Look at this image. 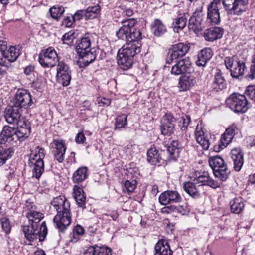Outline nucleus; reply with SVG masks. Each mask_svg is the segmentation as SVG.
Here are the masks:
<instances>
[{"label": "nucleus", "mask_w": 255, "mask_h": 255, "mask_svg": "<svg viewBox=\"0 0 255 255\" xmlns=\"http://www.w3.org/2000/svg\"><path fill=\"white\" fill-rule=\"evenodd\" d=\"M79 255H95V245L85 247Z\"/></svg>", "instance_id": "obj_63"}, {"label": "nucleus", "mask_w": 255, "mask_h": 255, "mask_svg": "<svg viewBox=\"0 0 255 255\" xmlns=\"http://www.w3.org/2000/svg\"><path fill=\"white\" fill-rule=\"evenodd\" d=\"M196 183L193 182H185L183 184V189L184 191L189 194L191 197L196 198H198L200 196L199 192H198L195 185Z\"/></svg>", "instance_id": "obj_36"}, {"label": "nucleus", "mask_w": 255, "mask_h": 255, "mask_svg": "<svg viewBox=\"0 0 255 255\" xmlns=\"http://www.w3.org/2000/svg\"><path fill=\"white\" fill-rule=\"evenodd\" d=\"M226 102L228 106L235 113H243L249 108V103L244 95L233 93L227 99Z\"/></svg>", "instance_id": "obj_5"}, {"label": "nucleus", "mask_w": 255, "mask_h": 255, "mask_svg": "<svg viewBox=\"0 0 255 255\" xmlns=\"http://www.w3.org/2000/svg\"><path fill=\"white\" fill-rule=\"evenodd\" d=\"M130 45H124L120 49L117 55V62L122 69L128 70L131 67L133 58L135 54L140 52L138 47Z\"/></svg>", "instance_id": "obj_1"}, {"label": "nucleus", "mask_w": 255, "mask_h": 255, "mask_svg": "<svg viewBox=\"0 0 255 255\" xmlns=\"http://www.w3.org/2000/svg\"><path fill=\"white\" fill-rule=\"evenodd\" d=\"M120 22L122 26L117 31L116 35L119 38L124 39V37L134 28L137 21L134 18H129L122 19Z\"/></svg>", "instance_id": "obj_17"}, {"label": "nucleus", "mask_w": 255, "mask_h": 255, "mask_svg": "<svg viewBox=\"0 0 255 255\" xmlns=\"http://www.w3.org/2000/svg\"><path fill=\"white\" fill-rule=\"evenodd\" d=\"M245 94L250 99L255 101V85H250L245 90Z\"/></svg>", "instance_id": "obj_62"}, {"label": "nucleus", "mask_w": 255, "mask_h": 255, "mask_svg": "<svg viewBox=\"0 0 255 255\" xmlns=\"http://www.w3.org/2000/svg\"><path fill=\"white\" fill-rule=\"evenodd\" d=\"M38 151L32 152L30 156L29 159V164L33 163V162L36 160H43L45 157L44 150L42 148H40L39 146L37 147Z\"/></svg>", "instance_id": "obj_45"}, {"label": "nucleus", "mask_w": 255, "mask_h": 255, "mask_svg": "<svg viewBox=\"0 0 255 255\" xmlns=\"http://www.w3.org/2000/svg\"><path fill=\"white\" fill-rule=\"evenodd\" d=\"M22 230L25 237L29 241L39 240V242L43 241L47 234V228L45 221L40 225L30 223L24 225Z\"/></svg>", "instance_id": "obj_2"}, {"label": "nucleus", "mask_w": 255, "mask_h": 255, "mask_svg": "<svg viewBox=\"0 0 255 255\" xmlns=\"http://www.w3.org/2000/svg\"><path fill=\"white\" fill-rule=\"evenodd\" d=\"M20 55L19 50L14 46H11L8 50H5L4 54L1 55V60L3 58L9 62L15 61Z\"/></svg>", "instance_id": "obj_35"}, {"label": "nucleus", "mask_w": 255, "mask_h": 255, "mask_svg": "<svg viewBox=\"0 0 255 255\" xmlns=\"http://www.w3.org/2000/svg\"><path fill=\"white\" fill-rule=\"evenodd\" d=\"M189 46L187 44L179 43L172 45L166 58V63L171 64L173 61L181 58L188 52Z\"/></svg>", "instance_id": "obj_10"}, {"label": "nucleus", "mask_w": 255, "mask_h": 255, "mask_svg": "<svg viewBox=\"0 0 255 255\" xmlns=\"http://www.w3.org/2000/svg\"><path fill=\"white\" fill-rule=\"evenodd\" d=\"M79 56L83 59V62L86 65L93 62L96 58V50L94 48L86 51L85 53L79 54Z\"/></svg>", "instance_id": "obj_42"}, {"label": "nucleus", "mask_w": 255, "mask_h": 255, "mask_svg": "<svg viewBox=\"0 0 255 255\" xmlns=\"http://www.w3.org/2000/svg\"><path fill=\"white\" fill-rule=\"evenodd\" d=\"M65 11L63 6H54L49 9V13L51 16L58 20Z\"/></svg>", "instance_id": "obj_46"}, {"label": "nucleus", "mask_w": 255, "mask_h": 255, "mask_svg": "<svg viewBox=\"0 0 255 255\" xmlns=\"http://www.w3.org/2000/svg\"><path fill=\"white\" fill-rule=\"evenodd\" d=\"M124 39L126 40V43L125 45H130L134 47L135 46L141 50V44L140 41L142 39V36L139 29L134 28L124 37Z\"/></svg>", "instance_id": "obj_20"}, {"label": "nucleus", "mask_w": 255, "mask_h": 255, "mask_svg": "<svg viewBox=\"0 0 255 255\" xmlns=\"http://www.w3.org/2000/svg\"><path fill=\"white\" fill-rule=\"evenodd\" d=\"M195 136L197 142L202 147L204 150H207L210 145L209 140L203 131V128L201 125H198Z\"/></svg>", "instance_id": "obj_25"}, {"label": "nucleus", "mask_w": 255, "mask_h": 255, "mask_svg": "<svg viewBox=\"0 0 255 255\" xmlns=\"http://www.w3.org/2000/svg\"><path fill=\"white\" fill-rule=\"evenodd\" d=\"M95 255H112V249L106 246L95 245Z\"/></svg>", "instance_id": "obj_48"}, {"label": "nucleus", "mask_w": 255, "mask_h": 255, "mask_svg": "<svg viewBox=\"0 0 255 255\" xmlns=\"http://www.w3.org/2000/svg\"><path fill=\"white\" fill-rule=\"evenodd\" d=\"M169 194L170 203H179L182 201V197L177 191L169 190Z\"/></svg>", "instance_id": "obj_57"}, {"label": "nucleus", "mask_w": 255, "mask_h": 255, "mask_svg": "<svg viewBox=\"0 0 255 255\" xmlns=\"http://www.w3.org/2000/svg\"><path fill=\"white\" fill-rule=\"evenodd\" d=\"M224 29L219 27H214L206 29L204 32V37L206 41L213 42L222 38Z\"/></svg>", "instance_id": "obj_23"}, {"label": "nucleus", "mask_w": 255, "mask_h": 255, "mask_svg": "<svg viewBox=\"0 0 255 255\" xmlns=\"http://www.w3.org/2000/svg\"><path fill=\"white\" fill-rule=\"evenodd\" d=\"M230 208L232 212L235 214H240L244 209L245 205L242 199L240 198H235L230 203Z\"/></svg>", "instance_id": "obj_38"}, {"label": "nucleus", "mask_w": 255, "mask_h": 255, "mask_svg": "<svg viewBox=\"0 0 255 255\" xmlns=\"http://www.w3.org/2000/svg\"><path fill=\"white\" fill-rule=\"evenodd\" d=\"M187 22V19L184 16L178 17L174 20L172 27L175 32L179 33L185 27Z\"/></svg>", "instance_id": "obj_39"}, {"label": "nucleus", "mask_w": 255, "mask_h": 255, "mask_svg": "<svg viewBox=\"0 0 255 255\" xmlns=\"http://www.w3.org/2000/svg\"><path fill=\"white\" fill-rule=\"evenodd\" d=\"M127 117L126 115H122L117 117L115 124L116 128H121L127 124Z\"/></svg>", "instance_id": "obj_56"}, {"label": "nucleus", "mask_w": 255, "mask_h": 255, "mask_svg": "<svg viewBox=\"0 0 255 255\" xmlns=\"http://www.w3.org/2000/svg\"><path fill=\"white\" fill-rule=\"evenodd\" d=\"M53 222L55 227L58 229L59 232H63L70 225L71 222V213L69 212L66 215L64 212H61L53 218Z\"/></svg>", "instance_id": "obj_15"}, {"label": "nucleus", "mask_w": 255, "mask_h": 255, "mask_svg": "<svg viewBox=\"0 0 255 255\" xmlns=\"http://www.w3.org/2000/svg\"><path fill=\"white\" fill-rule=\"evenodd\" d=\"M21 110L14 105L7 107L4 111V117L6 121L13 125H17L20 122L26 121L21 119Z\"/></svg>", "instance_id": "obj_13"}, {"label": "nucleus", "mask_w": 255, "mask_h": 255, "mask_svg": "<svg viewBox=\"0 0 255 255\" xmlns=\"http://www.w3.org/2000/svg\"><path fill=\"white\" fill-rule=\"evenodd\" d=\"M193 71L190 62L185 59L177 60L172 66L171 73L174 75H184Z\"/></svg>", "instance_id": "obj_16"}, {"label": "nucleus", "mask_w": 255, "mask_h": 255, "mask_svg": "<svg viewBox=\"0 0 255 255\" xmlns=\"http://www.w3.org/2000/svg\"><path fill=\"white\" fill-rule=\"evenodd\" d=\"M85 10L86 20L93 19L98 17L101 11L99 5L88 7Z\"/></svg>", "instance_id": "obj_41"}, {"label": "nucleus", "mask_w": 255, "mask_h": 255, "mask_svg": "<svg viewBox=\"0 0 255 255\" xmlns=\"http://www.w3.org/2000/svg\"><path fill=\"white\" fill-rule=\"evenodd\" d=\"M14 153V150L11 148H4L0 147V166L4 164L6 160L10 158Z\"/></svg>", "instance_id": "obj_40"}, {"label": "nucleus", "mask_w": 255, "mask_h": 255, "mask_svg": "<svg viewBox=\"0 0 255 255\" xmlns=\"http://www.w3.org/2000/svg\"><path fill=\"white\" fill-rule=\"evenodd\" d=\"M84 233V228L81 226L77 225L74 228L72 234H71L70 235L71 241L74 242L77 241L79 239V235H81Z\"/></svg>", "instance_id": "obj_49"}, {"label": "nucleus", "mask_w": 255, "mask_h": 255, "mask_svg": "<svg viewBox=\"0 0 255 255\" xmlns=\"http://www.w3.org/2000/svg\"><path fill=\"white\" fill-rule=\"evenodd\" d=\"M13 103L14 106L21 110L22 109H28L33 104L30 93L24 89H19L17 91Z\"/></svg>", "instance_id": "obj_8"}, {"label": "nucleus", "mask_w": 255, "mask_h": 255, "mask_svg": "<svg viewBox=\"0 0 255 255\" xmlns=\"http://www.w3.org/2000/svg\"><path fill=\"white\" fill-rule=\"evenodd\" d=\"M209 163L216 177L222 181L227 179L229 172L227 164L222 157L219 156L211 157L209 158Z\"/></svg>", "instance_id": "obj_4"}, {"label": "nucleus", "mask_w": 255, "mask_h": 255, "mask_svg": "<svg viewBox=\"0 0 255 255\" xmlns=\"http://www.w3.org/2000/svg\"><path fill=\"white\" fill-rule=\"evenodd\" d=\"M34 165L32 170V176L38 179L41 177L44 171V164L43 160H36L30 163V165Z\"/></svg>", "instance_id": "obj_37"}, {"label": "nucleus", "mask_w": 255, "mask_h": 255, "mask_svg": "<svg viewBox=\"0 0 255 255\" xmlns=\"http://www.w3.org/2000/svg\"><path fill=\"white\" fill-rule=\"evenodd\" d=\"M88 176V168L87 167L82 166L79 168L73 174L72 176L73 181L74 183H80L85 180Z\"/></svg>", "instance_id": "obj_34"}, {"label": "nucleus", "mask_w": 255, "mask_h": 255, "mask_svg": "<svg viewBox=\"0 0 255 255\" xmlns=\"http://www.w3.org/2000/svg\"><path fill=\"white\" fill-rule=\"evenodd\" d=\"M167 151L169 153V160L176 161L179 157L180 150L167 147Z\"/></svg>", "instance_id": "obj_58"}, {"label": "nucleus", "mask_w": 255, "mask_h": 255, "mask_svg": "<svg viewBox=\"0 0 255 255\" xmlns=\"http://www.w3.org/2000/svg\"><path fill=\"white\" fill-rule=\"evenodd\" d=\"M57 81L63 86H67L70 84L71 80V74L66 73V74H61L57 76Z\"/></svg>", "instance_id": "obj_51"}, {"label": "nucleus", "mask_w": 255, "mask_h": 255, "mask_svg": "<svg viewBox=\"0 0 255 255\" xmlns=\"http://www.w3.org/2000/svg\"><path fill=\"white\" fill-rule=\"evenodd\" d=\"M163 152L157 149L155 147L149 149L147 152V161L151 165H156L162 160Z\"/></svg>", "instance_id": "obj_29"}, {"label": "nucleus", "mask_w": 255, "mask_h": 255, "mask_svg": "<svg viewBox=\"0 0 255 255\" xmlns=\"http://www.w3.org/2000/svg\"><path fill=\"white\" fill-rule=\"evenodd\" d=\"M238 128L236 125L234 124H233L226 129L225 132L223 134L228 135V136L233 139L235 134V131Z\"/></svg>", "instance_id": "obj_60"}, {"label": "nucleus", "mask_w": 255, "mask_h": 255, "mask_svg": "<svg viewBox=\"0 0 255 255\" xmlns=\"http://www.w3.org/2000/svg\"><path fill=\"white\" fill-rule=\"evenodd\" d=\"M196 177L194 178L193 181H194L196 184H199V186H209L214 189H216L220 186L219 183L210 177L208 172H203L199 173V175H196Z\"/></svg>", "instance_id": "obj_18"}, {"label": "nucleus", "mask_w": 255, "mask_h": 255, "mask_svg": "<svg viewBox=\"0 0 255 255\" xmlns=\"http://www.w3.org/2000/svg\"><path fill=\"white\" fill-rule=\"evenodd\" d=\"M151 30L153 34L157 37H160L167 32L165 24L159 19H155L151 25Z\"/></svg>", "instance_id": "obj_30"}, {"label": "nucleus", "mask_w": 255, "mask_h": 255, "mask_svg": "<svg viewBox=\"0 0 255 255\" xmlns=\"http://www.w3.org/2000/svg\"><path fill=\"white\" fill-rule=\"evenodd\" d=\"M38 61L43 67H53L59 62L57 53L52 47L42 50L39 54Z\"/></svg>", "instance_id": "obj_7"}, {"label": "nucleus", "mask_w": 255, "mask_h": 255, "mask_svg": "<svg viewBox=\"0 0 255 255\" xmlns=\"http://www.w3.org/2000/svg\"><path fill=\"white\" fill-rule=\"evenodd\" d=\"M74 198L78 206L82 208H85L86 195L82 188L77 185L73 188Z\"/></svg>", "instance_id": "obj_31"}, {"label": "nucleus", "mask_w": 255, "mask_h": 255, "mask_svg": "<svg viewBox=\"0 0 255 255\" xmlns=\"http://www.w3.org/2000/svg\"><path fill=\"white\" fill-rule=\"evenodd\" d=\"M164 209L168 210H166V211L167 212H169L171 211H176L177 212L180 213L183 215L187 214L189 212V208L188 207L186 204L178 206H168L165 207Z\"/></svg>", "instance_id": "obj_44"}, {"label": "nucleus", "mask_w": 255, "mask_h": 255, "mask_svg": "<svg viewBox=\"0 0 255 255\" xmlns=\"http://www.w3.org/2000/svg\"><path fill=\"white\" fill-rule=\"evenodd\" d=\"M28 222L40 225L39 222L43 218L42 213L37 211V207L30 199L26 201L24 211Z\"/></svg>", "instance_id": "obj_9"}, {"label": "nucleus", "mask_w": 255, "mask_h": 255, "mask_svg": "<svg viewBox=\"0 0 255 255\" xmlns=\"http://www.w3.org/2000/svg\"><path fill=\"white\" fill-rule=\"evenodd\" d=\"M232 138L228 135L223 134L218 145L214 146V150L216 152H219L224 149L231 142Z\"/></svg>", "instance_id": "obj_43"}, {"label": "nucleus", "mask_w": 255, "mask_h": 255, "mask_svg": "<svg viewBox=\"0 0 255 255\" xmlns=\"http://www.w3.org/2000/svg\"><path fill=\"white\" fill-rule=\"evenodd\" d=\"M207 18L211 24L218 25L220 23L219 8L208 6Z\"/></svg>", "instance_id": "obj_33"}, {"label": "nucleus", "mask_w": 255, "mask_h": 255, "mask_svg": "<svg viewBox=\"0 0 255 255\" xmlns=\"http://www.w3.org/2000/svg\"><path fill=\"white\" fill-rule=\"evenodd\" d=\"M231 159L235 171H239L244 163L243 153L239 148H235L230 152Z\"/></svg>", "instance_id": "obj_22"}, {"label": "nucleus", "mask_w": 255, "mask_h": 255, "mask_svg": "<svg viewBox=\"0 0 255 255\" xmlns=\"http://www.w3.org/2000/svg\"><path fill=\"white\" fill-rule=\"evenodd\" d=\"M194 73L189 72L182 75L179 80V87L182 91H187L195 85L196 78Z\"/></svg>", "instance_id": "obj_19"}, {"label": "nucleus", "mask_w": 255, "mask_h": 255, "mask_svg": "<svg viewBox=\"0 0 255 255\" xmlns=\"http://www.w3.org/2000/svg\"><path fill=\"white\" fill-rule=\"evenodd\" d=\"M190 121V117L188 115H183L180 118L178 122V126L182 131H184L187 130Z\"/></svg>", "instance_id": "obj_50"}, {"label": "nucleus", "mask_w": 255, "mask_h": 255, "mask_svg": "<svg viewBox=\"0 0 255 255\" xmlns=\"http://www.w3.org/2000/svg\"><path fill=\"white\" fill-rule=\"evenodd\" d=\"M17 128H14V137L15 142L17 141H22L26 139L30 132L31 127L28 121L20 122L18 125H16Z\"/></svg>", "instance_id": "obj_14"}, {"label": "nucleus", "mask_w": 255, "mask_h": 255, "mask_svg": "<svg viewBox=\"0 0 255 255\" xmlns=\"http://www.w3.org/2000/svg\"><path fill=\"white\" fill-rule=\"evenodd\" d=\"M67 201L64 196H58L54 198L51 201V204L56 210L65 204Z\"/></svg>", "instance_id": "obj_53"}, {"label": "nucleus", "mask_w": 255, "mask_h": 255, "mask_svg": "<svg viewBox=\"0 0 255 255\" xmlns=\"http://www.w3.org/2000/svg\"><path fill=\"white\" fill-rule=\"evenodd\" d=\"M66 73L71 74V70L69 66L63 62H58V67L57 69V76L61 74H66Z\"/></svg>", "instance_id": "obj_54"}, {"label": "nucleus", "mask_w": 255, "mask_h": 255, "mask_svg": "<svg viewBox=\"0 0 255 255\" xmlns=\"http://www.w3.org/2000/svg\"><path fill=\"white\" fill-rule=\"evenodd\" d=\"M53 143L55 146V150L54 151L55 159L59 163L63 162L64 155L66 150V147L64 142L62 140H54Z\"/></svg>", "instance_id": "obj_27"}, {"label": "nucleus", "mask_w": 255, "mask_h": 255, "mask_svg": "<svg viewBox=\"0 0 255 255\" xmlns=\"http://www.w3.org/2000/svg\"><path fill=\"white\" fill-rule=\"evenodd\" d=\"M172 251L168 242L164 240H159L154 247V255H172Z\"/></svg>", "instance_id": "obj_26"}, {"label": "nucleus", "mask_w": 255, "mask_h": 255, "mask_svg": "<svg viewBox=\"0 0 255 255\" xmlns=\"http://www.w3.org/2000/svg\"><path fill=\"white\" fill-rule=\"evenodd\" d=\"M76 33L74 31H70L65 33L62 37V40L63 43L70 45L74 39L76 38Z\"/></svg>", "instance_id": "obj_52"}, {"label": "nucleus", "mask_w": 255, "mask_h": 255, "mask_svg": "<svg viewBox=\"0 0 255 255\" xmlns=\"http://www.w3.org/2000/svg\"><path fill=\"white\" fill-rule=\"evenodd\" d=\"M224 63L226 69L229 70L231 77L234 79H238L242 76L247 69L245 62L238 59L236 56L225 57Z\"/></svg>", "instance_id": "obj_3"}, {"label": "nucleus", "mask_w": 255, "mask_h": 255, "mask_svg": "<svg viewBox=\"0 0 255 255\" xmlns=\"http://www.w3.org/2000/svg\"><path fill=\"white\" fill-rule=\"evenodd\" d=\"M226 87V83L223 73L221 70H218L217 73L214 75V81L212 84V88L213 90L218 92L223 90Z\"/></svg>", "instance_id": "obj_28"}, {"label": "nucleus", "mask_w": 255, "mask_h": 255, "mask_svg": "<svg viewBox=\"0 0 255 255\" xmlns=\"http://www.w3.org/2000/svg\"><path fill=\"white\" fill-rule=\"evenodd\" d=\"M137 185V182L135 179L132 180H127L123 185V190L124 192L130 193H132L135 189Z\"/></svg>", "instance_id": "obj_47"}, {"label": "nucleus", "mask_w": 255, "mask_h": 255, "mask_svg": "<svg viewBox=\"0 0 255 255\" xmlns=\"http://www.w3.org/2000/svg\"><path fill=\"white\" fill-rule=\"evenodd\" d=\"M228 14L241 15L247 9L248 0H222Z\"/></svg>", "instance_id": "obj_6"}, {"label": "nucleus", "mask_w": 255, "mask_h": 255, "mask_svg": "<svg viewBox=\"0 0 255 255\" xmlns=\"http://www.w3.org/2000/svg\"><path fill=\"white\" fill-rule=\"evenodd\" d=\"M14 128L9 126H4L0 134V145L13 144L15 143Z\"/></svg>", "instance_id": "obj_21"}, {"label": "nucleus", "mask_w": 255, "mask_h": 255, "mask_svg": "<svg viewBox=\"0 0 255 255\" xmlns=\"http://www.w3.org/2000/svg\"><path fill=\"white\" fill-rule=\"evenodd\" d=\"M213 52L210 48H206L201 50L198 55L196 64L198 66H204L212 58Z\"/></svg>", "instance_id": "obj_32"}, {"label": "nucleus", "mask_w": 255, "mask_h": 255, "mask_svg": "<svg viewBox=\"0 0 255 255\" xmlns=\"http://www.w3.org/2000/svg\"><path fill=\"white\" fill-rule=\"evenodd\" d=\"M176 119L171 113L166 114L161 120L160 129L162 134L170 135L174 132Z\"/></svg>", "instance_id": "obj_12"}, {"label": "nucleus", "mask_w": 255, "mask_h": 255, "mask_svg": "<svg viewBox=\"0 0 255 255\" xmlns=\"http://www.w3.org/2000/svg\"><path fill=\"white\" fill-rule=\"evenodd\" d=\"M70 207V203L67 201L65 203V204H63V205L56 210L57 211V214H59L60 211L61 213L62 212H64V213H65L67 215L68 213L71 212Z\"/></svg>", "instance_id": "obj_64"}, {"label": "nucleus", "mask_w": 255, "mask_h": 255, "mask_svg": "<svg viewBox=\"0 0 255 255\" xmlns=\"http://www.w3.org/2000/svg\"><path fill=\"white\" fill-rule=\"evenodd\" d=\"M246 78L250 80L255 79V54H254L252 57L250 71Z\"/></svg>", "instance_id": "obj_55"}, {"label": "nucleus", "mask_w": 255, "mask_h": 255, "mask_svg": "<svg viewBox=\"0 0 255 255\" xmlns=\"http://www.w3.org/2000/svg\"><path fill=\"white\" fill-rule=\"evenodd\" d=\"M169 190L162 193L159 197V202L164 205L170 204Z\"/></svg>", "instance_id": "obj_59"}, {"label": "nucleus", "mask_w": 255, "mask_h": 255, "mask_svg": "<svg viewBox=\"0 0 255 255\" xmlns=\"http://www.w3.org/2000/svg\"><path fill=\"white\" fill-rule=\"evenodd\" d=\"M204 15L202 11H195L189 20L188 28L198 34L205 27Z\"/></svg>", "instance_id": "obj_11"}, {"label": "nucleus", "mask_w": 255, "mask_h": 255, "mask_svg": "<svg viewBox=\"0 0 255 255\" xmlns=\"http://www.w3.org/2000/svg\"><path fill=\"white\" fill-rule=\"evenodd\" d=\"M1 227L3 230L8 234L11 231V226L9 219L6 218H3L1 219Z\"/></svg>", "instance_id": "obj_61"}, {"label": "nucleus", "mask_w": 255, "mask_h": 255, "mask_svg": "<svg viewBox=\"0 0 255 255\" xmlns=\"http://www.w3.org/2000/svg\"><path fill=\"white\" fill-rule=\"evenodd\" d=\"M93 39V36L89 33H87L77 43L76 50L78 54L81 53L83 54L86 53V51L91 49L90 46Z\"/></svg>", "instance_id": "obj_24"}]
</instances>
